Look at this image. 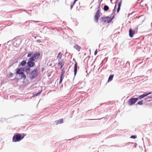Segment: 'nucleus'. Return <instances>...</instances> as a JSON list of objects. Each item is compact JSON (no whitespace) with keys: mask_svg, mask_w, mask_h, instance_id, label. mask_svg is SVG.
I'll return each instance as SVG.
<instances>
[{"mask_svg":"<svg viewBox=\"0 0 152 152\" xmlns=\"http://www.w3.org/2000/svg\"><path fill=\"white\" fill-rule=\"evenodd\" d=\"M114 17V15L112 18L108 16L102 17L100 18V20L103 23H109L112 21Z\"/></svg>","mask_w":152,"mask_h":152,"instance_id":"nucleus-1","label":"nucleus"},{"mask_svg":"<svg viewBox=\"0 0 152 152\" xmlns=\"http://www.w3.org/2000/svg\"><path fill=\"white\" fill-rule=\"evenodd\" d=\"M97 10L94 16V21L95 22L97 23L99 18L100 17V4L98 5L97 8Z\"/></svg>","mask_w":152,"mask_h":152,"instance_id":"nucleus-2","label":"nucleus"},{"mask_svg":"<svg viewBox=\"0 0 152 152\" xmlns=\"http://www.w3.org/2000/svg\"><path fill=\"white\" fill-rule=\"evenodd\" d=\"M24 136L20 134H17L14 135L12 138V141L14 142L19 141L23 138Z\"/></svg>","mask_w":152,"mask_h":152,"instance_id":"nucleus-3","label":"nucleus"},{"mask_svg":"<svg viewBox=\"0 0 152 152\" xmlns=\"http://www.w3.org/2000/svg\"><path fill=\"white\" fill-rule=\"evenodd\" d=\"M40 54L39 53H36L34 54L32 56L29 58V61H35L40 56Z\"/></svg>","mask_w":152,"mask_h":152,"instance_id":"nucleus-4","label":"nucleus"},{"mask_svg":"<svg viewBox=\"0 0 152 152\" xmlns=\"http://www.w3.org/2000/svg\"><path fill=\"white\" fill-rule=\"evenodd\" d=\"M138 30V27L134 30H133L132 28H130L129 31V35L130 37L132 38L134 35L137 32Z\"/></svg>","mask_w":152,"mask_h":152,"instance_id":"nucleus-5","label":"nucleus"},{"mask_svg":"<svg viewBox=\"0 0 152 152\" xmlns=\"http://www.w3.org/2000/svg\"><path fill=\"white\" fill-rule=\"evenodd\" d=\"M38 75L37 69L32 71L30 74V77L31 79H33L37 76Z\"/></svg>","mask_w":152,"mask_h":152,"instance_id":"nucleus-6","label":"nucleus"},{"mask_svg":"<svg viewBox=\"0 0 152 152\" xmlns=\"http://www.w3.org/2000/svg\"><path fill=\"white\" fill-rule=\"evenodd\" d=\"M138 98H132L129 100L128 104L129 105H131L134 104L138 100Z\"/></svg>","mask_w":152,"mask_h":152,"instance_id":"nucleus-7","label":"nucleus"},{"mask_svg":"<svg viewBox=\"0 0 152 152\" xmlns=\"http://www.w3.org/2000/svg\"><path fill=\"white\" fill-rule=\"evenodd\" d=\"M24 71V70L23 68H21L19 69H16V74H20L22 73Z\"/></svg>","mask_w":152,"mask_h":152,"instance_id":"nucleus-8","label":"nucleus"},{"mask_svg":"<svg viewBox=\"0 0 152 152\" xmlns=\"http://www.w3.org/2000/svg\"><path fill=\"white\" fill-rule=\"evenodd\" d=\"M152 94V93L151 92H149L148 93H145L143 94L140 96H139V98L138 99H142L144 98L145 96H146L149 94Z\"/></svg>","mask_w":152,"mask_h":152,"instance_id":"nucleus-9","label":"nucleus"},{"mask_svg":"<svg viewBox=\"0 0 152 152\" xmlns=\"http://www.w3.org/2000/svg\"><path fill=\"white\" fill-rule=\"evenodd\" d=\"M33 61H29L27 63V64L28 67H32L34 66L35 65L34 63L33 62Z\"/></svg>","mask_w":152,"mask_h":152,"instance_id":"nucleus-10","label":"nucleus"},{"mask_svg":"<svg viewBox=\"0 0 152 152\" xmlns=\"http://www.w3.org/2000/svg\"><path fill=\"white\" fill-rule=\"evenodd\" d=\"M64 64V62L62 60L59 61L58 66H60V69H61Z\"/></svg>","mask_w":152,"mask_h":152,"instance_id":"nucleus-11","label":"nucleus"},{"mask_svg":"<svg viewBox=\"0 0 152 152\" xmlns=\"http://www.w3.org/2000/svg\"><path fill=\"white\" fill-rule=\"evenodd\" d=\"M74 48L78 51H79L81 49V47L77 44L75 45H74Z\"/></svg>","mask_w":152,"mask_h":152,"instance_id":"nucleus-12","label":"nucleus"},{"mask_svg":"<svg viewBox=\"0 0 152 152\" xmlns=\"http://www.w3.org/2000/svg\"><path fill=\"white\" fill-rule=\"evenodd\" d=\"M77 63L76 62H75V66H74V74L75 75H76V74L77 72Z\"/></svg>","mask_w":152,"mask_h":152,"instance_id":"nucleus-13","label":"nucleus"},{"mask_svg":"<svg viewBox=\"0 0 152 152\" xmlns=\"http://www.w3.org/2000/svg\"><path fill=\"white\" fill-rule=\"evenodd\" d=\"M122 1H120L119 2V3L118 4V7L117 10V12H118L120 10V7L121 6V5L122 4Z\"/></svg>","mask_w":152,"mask_h":152,"instance_id":"nucleus-14","label":"nucleus"},{"mask_svg":"<svg viewBox=\"0 0 152 152\" xmlns=\"http://www.w3.org/2000/svg\"><path fill=\"white\" fill-rule=\"evenodd\" d=\"M56 124H62L63 122V119L62 118L59 120L58 121H56Z\"/></svg>","mask_w":152,"mask_h":152,"instance_id":"nucleus-15","label":"nucleus"},{"mask_svg":"<svg viewBox=\"0 0 152 152\" xmlns=\"http://www.w3.org/2000/svg\"><path fill=\"white\" fill-rule=\"evenodd\" d=\"M20 77L21 79L23 78L25 79L26 78V76L23 72L20 74Z\"/></svg>","mask_w":152,"mask_h":152,"instance_id":"nucleus-16","label":"nucleus"},{"mask_svg":"<svg viewBox=\"0 0 152 152\" xmlns=\"http://www.w3.org/2000/svg\"><path fill=\"white\" fill-rule=\"evenodd\" d=\"M62 54H61V52H59L57 56V58L58 59H60L61 58L62 56Z\"/></svg>","mask_w":152,"mask_h":152,"instance_id":"nucleus-17","label":"nucleus"},{"mask_svg":"<svg viewBox=\"0 0 152 152\" xmlns=\"http://www.w3.org/2000/svg\"><path fill=\"white\" fill-rule=\"evenodd\" d=\"M26 64V62L25 60H23L21 63L20 64V65L22 66H24Z\"/></svg>","mask_w":152,"mask_h":152,"instance_id":"nucleus-18","label":"nucleus"},{"mask_svg":"<svg viewBox=\"0 0 152 152\" xmlns=\"http://www.w3.org/2000/svg\"><path fill=\"white\" fill-rule=\"evenodd\" d=\"M109 7L105 5L104 6L103 10L104 11H107L109 10Z\"/></svg>","mask_w":152,"mask_h":152,"instance_id":"nucleus-19","label":"nucleus"},{"mask_svg":"<svg viewBox=\"0 0 152 152\" xmlns=\"http://www.w3.org/2000/svg\"><path fill=\"white\" fill-rule=\"evenodd\" d=\"M113 76H114L113 75H110L109 77L108 80V81H111L112 80Z\"/></svg>","mask_w":152,"mask_h":152,"instance_id":"nucleus-20","label":"nucleus"},{"mask_svg":"<svg viewBox=\"0 0 152 152\" xmlns=\"http://www.w3.org/2000/svg\"><path fill=\"white\" fill-rule=\"evenodd\" d=\"M61 75L62 76H63L65 73V70H64V69L63 68L61 69Z\"/></svg>","mask_w":152,"mask_h":152,"instance_id":"nucleus-21","label":"nucleus"},{"mask_svg":"<svg viewBox=\"0 0 152 152\" xmlns=\"http://www.w3.org/2000/svg\"><path fill=\"white\" fill-rule=\"evenodd\" d=\"M78 0H75L73 2V4L71 5L70 7V9H71L72 7H73V6L75 4L76 2Z\"/></svg>","mask_w":152,"mask_h":152,"instance_id":"nucleus-22","label":"nucleus"},{"mask_svg":"<svg viewBox=\"0 0 152 152\" xmlns=\"http://www.w3.org/2000/svg\"><path fill=\"white\" fill-rule=\"evenodd\" d=\"M30 69L31 67H27L25 69V71L27 72H29L30 71Z\"/></svg>","mask_w":152,"mask_h":152,"instance_id":"nucleus-23","label":"nucleus"},{"mask_svg":"<svg viewBox=\"0 0 152 152\" xmlns=\"http://www.w3.org/2000/svg\"><path fill=\"white\" fill-rule=\"evenodd\" d=\"M143 104V102L142 100L138 102L137 103V104L138 105H142Z\"/></svg>","mask_w":152,"mask_h":152,"instance_id":"nucleus-24","label":"nucleus"},{"mask_svg":"<svg viewBox=\"0 0 152 152\" xmlns=\"http://www.w3.org/2000/svg\"><path fill=\"white\" fill-rule=\"evenodd\" d=\"M32 53H28L27 55V57H31V55H32Z\"/></svg>","mask_w":152,"mask_h":152,"instance_id":"nucleus-25","label":"nucleus"},{"mask_svg":"<svg viewBox=\"0 0 152 152\" xmlns=\"http://www.w3.org/2000/svg\"><path fill=\"white\" fill-rule=\"evenodd\" d=\"M64 76H62V75H61V76H60V80H61L62 81L63 78H64Z\"/></svg>","mask_w":152,"mask_h":152,"instance_id":"nucleus-26","label":"nucleus"},{"mask_svg":"<svg viewBox=\"0 0 152 152\" xmlns=\"http://www.w3.org/2000/svg\"><path fill=\"white\" fill-rule=\"evenodd\" d=\"M41 91H40V92H38V93H37V94H36L35 95L36 96H37L38 95H39V94H40V93H41Z\"/></svg>","mask_w":152,"mask_h":152,"instance_id":"nucleus-27","label":"nucleus"},{"mask_svg":"<svg viewBox=\"0 0 152 152\" xmlns=\"http://www.w3.org/2000/svg\"><path fill=\"white\" fill-rule=\"evenodd\" d=\"M130 138H132L135 139L136 138V137L135 136L132 135L131 136Z\"/></svg>","mask_w":152,"mask_h":152,"instance_id":"nucleus-28","label":"nucleus"},{"mask_svg":"<svg viewBox=\"0 0 152 152\" xmlns=\"http://www.w3.org/2000/svg\"><path fill=\"white\" fill-rule=\"evenodd\" d=\"M97 52H98V51H97V49L96 50H95V51L94 52V55H96V54H97Z\"/></svg>","mask_w":152,"mask_h":152,"instance_id":"nucleus-29","label":"nucleus"},{"mask_svg":"<svg viewBox=\"0 0 152 152\" xmlns=\"http://www.w3.org/2000/svg\"><path fill=\"white\" fill-rule=\"evenodd\" d=\"M150 98H152V97L148 96V97H147L146 98H145V99L146 100L147 99H150Z\"/></svg>","mask_w":152,"mask_h":152,"instance_id":"nucleus-30","label":"nucleus"},{"mask_svg":"<svg viewBox=\"0 0 152 152\" xmlns=\"http://www.w3.org/2000/svg\"><path fill=\"white\" fill-rule=\"evenodd\" d=\"M62 81L61 80H60L59 82V84H61L62 82Z\"/></svg>","mask_w":152,"mask_h":152,"instance_id":"nucleus-31","label":"nucleus"},{"mask_svg":"<svg viewBox=\"0 0 152 152\" xmlns=\"http://www.w3.org/2000/svg\"><path fill=\"white\" fill-rule=\"evenodd\" d=\"M13 75V74L12 73H10V76H12Z\"/></svg>","mask_w":152,"mask_h":152,"instance_id":"nucleus-32","label":"nucleus"},{"mask_svg":"<svg viewBox=\"0 0 152 152\" xmlns=\"http://www.w3.org/2000/svg\"><path fill=\"white\" fill-rule=\"evenodd\" d=\"M116 4L115 5V7H116Z\"/></svg>","mask_w":152,"mask_h":152,"instance_id":"nucleus-33","label":"nucleus"}]
</instances>
